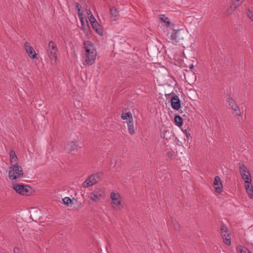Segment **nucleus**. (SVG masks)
Returning <instances> with one entry per match:
<instances>
[{
	"instance_id": "obj_1",
	"label": "nucleus",
	"mask_w": 253,
	"mask_h": 253,
	"mask_svg": "<svg viewBox=\"0 0 253 253\" xmlns=\"http://www.w3.org/2000/svg\"><path fill=\"white\" fill-rule=\"evenodd\" d=\"M84 48L85 53L84 56V60L83 64L84 65H91L94 63L96 59V49L94 44L90 41L84 42Z\"/></svg>"
},
{
	"instance_id": "obj_2",
	"label": "nucleus",
	"mask_w": 253,
	"mask_h": 253,
	"mask_svg": "<svg viewBox=\"0 0 253 253\" xmlns=\"http://www.w3.org/2000/svg\"><path fill=\"white\" fill-rule=\"evenodd\" d=\"M24 176L23 169L18 163L14 164L11 165L9 168L8 176L10 180H16L18 178H21Z\"/></svg>"
},
{
	"instance_id": "obj_3",
	"label": "nucleus",
	"mask_w": 253,
	"mask_h": 253,
	"mask_svg": "<svg viewBox=\"0 0 253 253\" xmlns=\"http://www.w3.org/2000/svg\"><path fill=\"white\" fill-rule=\"evenodd\" d=\"M12 188L17 193L25 196L31 194L33 190V189L29 186L18 183L13 184Z\"/></svg>"
},
{
	"instance_id": "obj_4",
	"label": "nucleus",
	"mask_w": 253,
	"mask_h": 253,
	"mask_svg": "<svg viewBox=\"0 0 253 253\" xmlns=\"http://www.w3.org/2000/svg\"><path fill=\"white\" fill-rule=\"evenodd\" d=\"M184 32L182 30H173L170 36L169 39L171 42L175 44L184 39Z\"/></svg>"
},
{
	"instance_id": "obj_5",
	"label": "nucleus",
	"mask_w": 253,
	"mask_h": 253,
	"mask_svg": "<svg viewBox=\"0 0 253 253\" xmlns=\"http://www.w3.org/2000/svg\"><path fill=\"white\" fill-rule=\"evenodd\" d=\"M57 52L58 48L56 44L53 41H50L48 45L47 54L50 60H56Z\"/></svg>"
},
{
	"instance_id": "obj_6",
	"label": "nucleus",
	"mask_w": 253,
	"mask_h": 253,
	"mask_svg": "<svg viewBox=\"0 0 253 253\" xmlns=\"http://www.w3.org/2000/svg\"><path fill=\"white\" fill-rule=\"evenodd\" d=\"M100 179L99 174H93L90 175L83 183L84 187H88L96 184Z\"/></svg>"
},
{
	"instance_id": "obj_7",
	"label": "nucleus",
	"mask_w": 253,
	"mask_h": 253,
	"mask_svg": "<svg viewBox=\"0 0 253 253\" xmlns=\"http://www.w3.org/2000/svg\"><path fill=\"white\" fill-rule=\"evenodd\" d=\"M120 196L119 194L114 192H111L110 194V198L112 200L111 204L112 207L115 209H120V205L121 204V200Z\"/></svg>"
},
{
	"instance_id": "obj_8",
	"label": "nucleus",
	"mask_w": 253,
	"mask_h": 253,
	"mask_svg": "<svg viewBox=\"0 0 253 253\" xmlns=\"http://www.w3.org/2000/svg\"><path fill=\"white\" fill-rule=\"evenodd\" d=\"M226 101L228 103V105L234 111L236 114L238 116H241L240 110L231 95H229L228 96Z\"/></svg>"
},
{
	"instance_id": "obj_9",
	"label": "nucleus",
	"mask_w": 253,
	"mask_h": 253,
	"mask_svg": "<svg viewBox=\"0 0 253 253\" xmlns=\"http://www.w3.org/2000/svg\"><path fill=\"white\" fill-rule=\"evenodd\" d=\"M25 49L28 56L32 59L36 58L37 53L34 50L33 47L31 45V44L29 42H25L24 44Z\"/></svg>"
},
{
	"instance_id": "obj_10",
	"label": "nucleus",
	"mask_w": 253,
	"mask_h": 253,
	"mask_svg": "<svg viewBox=\"0 0 253 253\" xmlns=\"http://www.w3.org/2000/svg\"><path fill=\"white\" fill-rule=\"evenodd\" d=\"M104 196V192L100 190H97L91 193L89 198L93 202H97Z\"/></svg>"
},
{
	"instance_id": "obj_11",
	"label": "nucleus",
	"mask_w": 253,
	"mask_h": 253,
	"mask_svg": "<svg viewBox=\"0 0 253 253\" xmlns=\"http://www.w3.org/2000/svg\"><path fill=\"white\" fill-rule=\"evenodd\" d=\"M213 186L216 192L220 193L222 191V184L218 176H216L214 177Z\"/></svg>"
},
{
	"instance_id": "obj_12",
	"label": "nucleus",
	"mask_w": 253,
	"mask_h": 253,
	"mask_svg": "<svg viewBox=\"0 0 253 253\" xmlns=\"http://www.w3.org/2000/svg\"><path fill=\"white\" fill-rule=\"evenodd\" d=\"M171 105L173 109L178 110L181 106V101L178 96L174 94L171 98Z\"/></svg>"
},
{
	"instance_id": "obj_13",
	"label": "nucleus",
	"mask_w": 253,
	"mask_h": 253,
	"mask_svg": "<svg viewBox=\"0 0 253 253\" xmlns=\"http://www.w3.org/2000/svg\"><path fill=\"white\" fill-rule=\"evenodd\" d=\"M92 28L96 32V33L100 35H103V31L102 29L100 28V25L97 21H92V23H91Z\"/></svg>"
},
{
	"instance_id": "obj_14",
	"label": "nucleus",
	"mask_w": 253,
	"mask_h": 253,
	"mask_svg": "<svg viewBox=\"0 0 253 253\" xmlns=\"http://www.w3.org/2000/svg\"><path fill=\"white\" fill-rule=\"evenodd\" d=\"M77 148L76 141H71L68 143L65 147V149L68 152H72Z\"/></svg>"
},
{
	"instance_id": "obj_15",
	"label": "nucleus",
	"mask_w": 253,
	"mask_h": 253,
	"mask_svg": "<svg viewBox=\"0 0 253 253\" xmlns=\"http://www.w3.org/2000/svg\"><path fill=\"white\" fill-rule=\"evenodd\" d=\"M10 157V165H13L12 163H17L18 159L15 154V152L13 150H11L9 153Z\"/></svg>"
},
{
	"instance_id": "obj_16",
	"label": "nucleus",
	"mask_w": 253,
	"mask_h": 253,
	"mask_svg": "<svg viewBox=\"0 0 253 253\" xmlns=\"http://www.w3.org/2000/svg\"><path fill=\"white\" fill-rule=\"evenodd\" d=\"M172 226L176 231H179L180 229V225L175 217H172L171 219Z\"/></svg>"
},
{
	"instance_id": "obj_17",
	"label": "nucleus",
	"mask_w": 253,
	"mask_h": 253,
	"mask_svg": "<svg viewBox=\"0 0 253 253\" xmlns=\"http://www.w3.org/2000/svg\"><path fill=\"white\" fill-rule=\"evenodd\" d=\"M127 124L129 133L131 135L134 134L135 133V130L133 126V119H130V121H128Z\"/></svg>"
},
{
	"instance_id": "obj_18",
	"label": "nucleus",
	"mask_w": 253,
	"mask_h": 253,
	"mask_svg": "<svg viewBox=\"0 0 253 253\" xmlns=\"http://www.w3.org/2000/svg\"><path fill=\"white\" fill-rule=\"evenodd\" d=\"M242 179L244 180L245 183H251L252 178L251 174L250 172H247L246 173H243L241 175Z\"/></svg>"
},
{
	"instance_id": "obj_19",
	"label": "nucleus",
	"mask_w": 253,
	"mask_h": 253,
	"mask_svg": "<svg viewBox=\"0 0 253 253\" xmlns=\"http://www.w3.org/2000/svg\"><path fill=\"white\" fill-rule=\"evenodd\" d=\"M221 233L222 236H228L230 235L228 233V228L223 224L221 225Z\"/></svg>"
},
{
	"instance_id": "obj_20",
	"label": "nucleus",
	"mask_w": 253,
	"mask_h": 253,
	"mask_svg": "<svg viewBox=\"0 0 253 253\" xmlns=\"http://www.w3.org/2000/svg\"><path fill=\"white\" fill-rule=\"evenodd\" d=\"M245 188L246 191L249 195H253V186H251V183H245Z\"/></svg>"
},
{
	"instance_id": "obj_21",
	"label": "nucleus",
	"mask_w": 253,
	"mask_h": 253,
	"mask_svg": "<svg viewBox=\"0 0 253 253\" xmlns=\"http://www.w3.org/2000/svg\"><path fill=\"white\" fill-rule=\"evenodd\" d=\"M239 169L241 175L249 172L247 167L243 164H239Z\"/></svg>"
},
{
	"instance_id": "obj_22",
	"label": "nucleus",
	"mask_w": 253,
	"mask_h": 253,
	"mask_svg": "<svg viewBox=\"0 0 253 253\" xmlns=\"http://www.w3.org/2000/svg\"><path fill=\"white\" fill-rule=\"evenodd\" d=\"M182 118L176 115L174 117V121L176 125L178 126H181L183 124Z\"/></svg>"
},
{
	"instance_id": "obj_23",
	"label": "nucleus",
	"mask_w": 253,
	"mask_h": 253,
	"mask_svg": "<svg viewBox=\"0 0 253 253\" xmlns=\"http://www.w3.org/2000/svg\"><path fill=\"white\" fill-rule=\"evenodd\" d=\"M110 12L112 16L117 18L119 16V11L115 7H112L110 8Z\"/></svg>"
},
{
	"instance_id": "obj_24",
	"label": "nucleus",
	"mask_w": 253,
	"mask_h": 253,
	"mask_svg": "<svg viewBox=\"0 0 253 253\" xmlns=\"http://www.w3.org/2000/svg\"><path fill=\"white\" fill-rule=\"evenodd\" d=\"M121 118L124 120L128 119V121H130V119H132V114L130 112H128L126 114L123 113Z\"/></svg>"
},
{
	"instance_id": "obj_25",
	"label": "nucleus",
	"mask_w": 253,
	"mask_h": 253,
	"mask_svg": "<svg viewBox=\"0 0 253 253\" xmlns=\"http://www.w3.org/2000/svg\"><path fill=\"white\" fill-rule=\"evenodd\" d=\"M237 249L239 253H252L246 247L244 246H239Z\"/></svg>"
},
{
	"instance_id": "obj_26",
	"label": "nucleus",
	"mask_w": 253,
	"mask_h": 253,
	"mask_svg": "<svg viewBox=\"0 0 253 253\" xmlns=\"http://www.w3.org/2000/svg\"><path fill=\"white\" fill-rule=\"evenodd\" d=\"M223 242L226 245H230L231 244V239L230 235L228 236H222Z\"/></svg>"
},
{
	"instance_id": "obj_27",
	"label": "nucleus",
	"mask_w": 253,
	"mask_h": 253,
	"mask_svg": "<svg viewBox=\"0 0 253 253\" xmlns=\"http://www.w3.org/2000/svg\"><path fill=\"white\" fill-rule=\"evenodd\" d=\"M81 28L87 35L90 34L89 27L88 24L86 26H85V25L82 26Z\"/></svg>"
},
{
	"instance_id": "obj_28",
	"label": "nucleus",
	"mask_w": 253,
	"mask_h": 253,
	"mask_svg": "<svg viewBox=\"0 0 253 253\" xmlns=\"http://www.w3.org/2000/svg\"><path fill=\"white\" fill-rule=\"evenodd\" d=\"M76 8L78 9V14L79 17H81V16H83V12L81 11V6L80 5L79 3L77 2L76 3Z\"/></svg>"
},
{
	"instance_id": "obj_29",
	"label": "nucleus",
	"mask_w": 253,
	"mask_h": 253,
	"mask_svg": "<svg viewBox=\"0 0 253 253\" xmlns=\"http://www.w3.org/2000/svg\"><path fill=\"white\" fill-rule=\"evenodd\" d=\"M63 203L66 205H68L72 202V200L69 197H65L62 199Z\"/></svg>"
},
{
	"instance_id": "obj_30",
	"label": "nucleus",
	"mask_w": 253,
	"mask_h": 253,
	"mask_svg": "<svg viewBox=\"0 0 253 253\" xmlns=\"http://www.w3.org/2000/svg\"><path fill=\"white\" fill-rule=\"evenodd\" d=\"M89 13H90V16H88V18L89 19V20L90 22V23H92V21L94 22V21H97L95 18L94 17L93 15H92L91 11L89 9Z\"/></svg>"
},
{
	"instance_id": "obj_31",
	"label": "nucleus",
	"mask_w": 253,
	"mask_h": 253,
	"mask_svg": "<svg viewBox=\"0 0 253 253\" xmlns=\"http://www.w3.org/2000/svg\"><path fill=\"white\" fill-rule=\"evenodd\" d=\"M160 19H161V20L162 22H164V23L167 24V26H169V25L170 23L168 21L169 19L168 18H167V17H161V18H160Z\"/></svg>"
},
{
	"instance_id": "obj_32",
	"label": "nucleus",
	"mask_w": 253,
	"mask_h": 253,
	"mask_svg": "<svg viewBox=\"0 0 253 253\" xmlns=\"http://www.w3.org/2000/svg\"><path fill=\"white\" fill-rule=\"evenodd\" d=\"M79 17L81 22L82 23V26H84V18L83 16H81V17Z\"/></svg>"
},
{
	"instance_id": "obj_33",
	"label": "nucleus",
	"mask_w": 253,
	"mask_h": 253,
	"mask_svg": "<svg viewBox=\"0 0 253 253\" xmlns=\"http://www.w3.org/2000/svg\"><path fill=\"white\" fill-rule=\"evenodd\" d=\"M19 249L17 248H14L13 250L14 253H19Z\"/></svg>"
},
{
	"instance_id": "obj_34",
	"label": "nucleus",
	"mask_w": 253,
	"mask_h": 253,
	"mask_svg": "<svg viewBox=\"0 0 253 253\" xmlns=\"http://www.w3.org/2000/svg\"><path fill=\"white\" fill-rule=\"evenodd\" d=\"M184 132L186 135L187 137L188 138V137H190V135H191L190 133L186 129H185L184 130Z\"/></svg>"
},
{
	"instance_id": "obj_35",
	"label": "nucleus",
	"mask_w": 253,
	"mask_h": 253,
	"mask_svg": "<svg viewBox=\"0 0 253 253\" xmlns=\"http://www.w3.org/2000/svg\"><path fill=\"white\" fill-rule=\"evenodd\" d=\"M167 132L169 133V131H165V133H164L163 134V135H162V137H163V138L164 139H168V138L166 137V133H167Z\"/></svg>"
},
{
	"instance_id": "obj_36",
	"label": "nucleus",
	"mask_w": 253,
	"mask_h": 253,
	"mask_svg": "<svg viewBox=\"0 0 253 253\" xmlns=\"http://www.w3.org/2000/svg\"><path fill=\"white\" fill-rule=\"evenodd\" d=\"M86 12H87L88 16L90 15V13H89V10H87Z\"/></svg>"
},
{
	"instance_id": "obj_37",
	"label": "nucleus",
	"mask_w": 253,
	"mask_h": 253,
	"mask_svg": "<svg viewBox=\"0 0 253 253\" xmlns=\"http://www.w3.org/2000/svg\"><path fill=\"white\" fill-rule=\"evenodd\" d=\"M190 68L192 69L193 68V65L192 64L191 65H190Z\"/></svg>"
},
{
	"instance_id": "obj_38",
	"label": "nucleus",
	"mask_w": 253,
	"mask_h": 253,
	"mask_svg": "<svg viewBox=\"0 0 253 253\" xmlns=\"http://www.w3.org/2000/svg\"><path fill=\"white\" fill-rule=\"evenodd\" d=\"M239 6V4H237L235 5V8H236L237 7V6Z\"/></svg>"
}]
</instances>
